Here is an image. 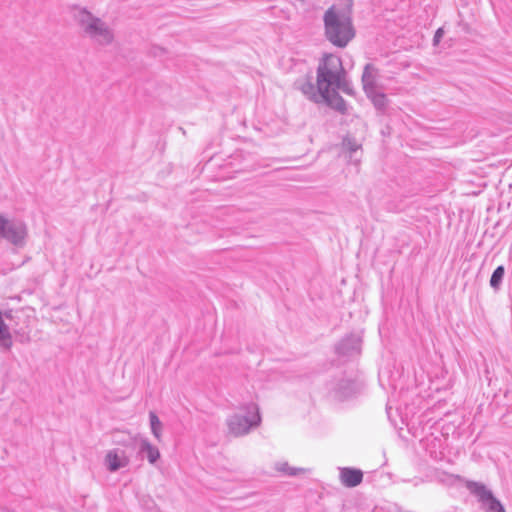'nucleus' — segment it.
<instances>
[{
	"label": "nucleus",
	"mask_w": 512,
	"mask_h": 512,
	"mask_svg": "<svg viewBox=\"0 0 512 512\" xmlns=\"http://www.w3.org/2000/svg\"><path fill=\"white\" fill-rule=\"evenodd\" d=\"M341 483L346 487H355L363 480V472L360 469L344 467L339 474Z\"/></svg>",
	"instance_id": "20e7f679"
},
{
	"label": "nucleus",
	"mask_w": 512,
	"mask_h": 512,
	"mask_svg": "<svg viewBox=\"0 0 512 512\" xmlns=\"http://www.w3.org/2000/svg\"><path fill=\"white\" fill-rule=\"evenodd\" d=\"M25 235L26 231L23 226H15L10 224L2 237L17 245L23 241Z\"/></svg>",
	"instance_id": "1a4fd4ad"
},
{
	"label": "nucleus",
	"mask_w": 512,
	"mask_h": 512,
	"mask_svg": "<svg viewBox=\"0 0 512 512\" xmlns=\"http://www.w3.org/2000/svg\"><path fill=\"white\" fill-rule=\"evenodd\" d=\"M151 429L154 436L159 440L161 437L162 423L155 413H150Z\"/></svg>",
	"instance_id": "f8f14e48"
},
{
	"label": "nucleus",
	"mask_w": 512,
	"mask_h": 512,
	"mask_svg": "<svg viewBox=\"0 0 512 512\" xmlns=\"http://www.w3.org/2000/svg\"><path fill=\"white\" fill-rule=\"evenodd\" d=\"M378 71L372 64H367L362 75L363 88L366 93H373L377 86Z\"/></svg>",
	"instance_id": "423d86ee"
},
{
	"label": "nucleus",
	"mask_w": 512,
	"mask_h": 512,
	"mask_svg": "<svg viewBox=\"0 0 512 512\" xmlns=\"http://www.w3.org/2000/svg\"><path fill=\"white\" fill-rule=\"evenodd\" d=\"M128 462V457L124 453L119 454L115 450L109 451L105 456V463L112 472L125 467Z\"/></svg>",
	"instance_id": "0eeeda50"
},
{
	"label": "nucleus",
	"mask_w": 512,
	"mask_h": 512,
	"mask_svg": "<svg viewBox=\"0 0 512 512\" xmlns=\"http://www.w3.org/2000/svg\"><path fill=\"white\" fill-rule=\"evenodd\" d=\"M369 98H371L374 105L378 108H384L387 104V97L382 92L378 91V89H375V92L373 93H366Z\"/></svg>",
	"instance_id": "9d476101"
},
{
	"label": "nucleus",
	"mask_w": 512,
	"mask_h": 512,
	"mask_svg": "<svg viewBox=\"0 0 512 512\" xmlns=\"http://www.w3.org/2000/svg\"><path fill=\"white\" fill-rule=\"evenodd\" d=\"M299 471H300V470L291 469V470L286 471V472H287V473H289V474L295 475V474H297Z\"/></svg>",
	"instance_id": "dca6fc26"
},
{
	"label": "nucleus",
	"mask_w": 512,
	"mask_h": 512,
	"mask_svg": "<svg viewBox=\"0 0 512 512\" xmlns=\"http://www.w3.org/2000/svg\"><path fill=\"white\" fill-rule=\"evenodd\" d=\"M142 450L147 453L148 459L151 463H154L160 457L158 449L146 441L142 444Z\"/></svg>",
	"instance_id": "9b49d317"
},
{
	"label": "nucleus",
	"mask_w": 512,
	"mask_h": 512,
	"mask_svg": "<svg viewBox=\"0 0 512 512\" xmlns=\"http://www.w3.org/2000/svg\"><path fill=\"white\" fill-rule=\"evenodd\" d=\"M352 0H343V8L333 5L324 16L325 35L337 47H345L355 37L351 19Z\"/></svg>",
	"instance_id": "f03ea898"
},
{
	"label": "nucleus",
	"mask_w": 512,
	"mask_h": 512,
	"mask_svg": "<svg viewBox=\"0 0 512 512\" xmlns=\"http://www.w3.org/2000/svg\"><path fill=\"white\" fill-rule=\"evenodd\" d=\"M251 426L252 422L244 416H235L229 423L230 431L236 436L247 433Z\"/></svg>",
	"instance_id": "6e6552de"
},
{
	"label": "nucleus",
	"mask_w": 512,
	"mask_h": 512,
	"mask_svg": "<svg viewBox=\"0 0 512 512\" xmlns=\"http://www.w3.org/2000/svg\"><path fill=\"white\" fill-rule=\"evenodd\" d=\"M10 223L0 215V235L2 236L7 230Z\"/></svg>",
	"instance_id": "4468645a"
},
{
	"label": "nucleus",
	"mask_w": 512,
	"mask_h": 512,
	"mask_svg": "<svg viewBox=\"0 0 512 512\" xmlns=\"http://www.w3.org/2000/svg\"><path fill=\"white\" fill-rule=\"evenodd\" d=\"M503 275H504V268L502 266L497 267L494 270V272L491 276V279H490L491 286L494 288H497L503 278Z\"/></svg>",
	"instance_id": "ddd939ff"
},
{
	"label": "nucleus",
	"mask_w": 512,
	"mask_h": 512,
	"mask_svg": "<svg viewBox=\"0 0 512 512\" xmlns=\"http://www.w3.org/2000/svg\"><path fill=\"white\" fill-rule=\"evenodd\" d=\"M443 35H444V30H443V28H439V29L436 31L435 36H434V43H435V45H437V44L440 42V40H441V38L443 37Z\"/></svg>",
	"instance_id": "2eb2a0df"
},
{
	"label": "nucleus",
	"mask_w": 512,
	"mask_h": 512,
	"mask_svg": "<svg viewBox=\"0 0 512 512\" xmlns=\"http://www.w3.org/2000/svg\"><path fill=\"white\" fill-rule=\"evenodd\" d=\"M317 90L323 99L332 108L344 112L346 105L338 95V90L350 93L351 89L346 81V72L342 60L333 54H325L317 69Z\"/></svg>",
	"instance_id": "f257e3e1"
},
{
	"label": "nucleus",
	"mask_w": 512,
	"mask_h": 512,
	"mask_svg": "<svg viewBox=\"0 0 512 512\" xmlns=\"http://www.w3.org/2000/svg\"><path fill=\"white\" fill-rule=\"evenodd\" d=\"M469 488L479 496L480 500L485 504L487 512H505L502 504L485 487L473 483L469 485Z\"/></svg>",
	"instance_id": "7ed1b4c3"
},
{
	"label": "nucleus",
	"mask_w": 512,
	"mask_h": 512,
	"mask_svg": "<svg viewBox=\"0 0 512 512\" xmlns=\"http://www.w3.org/2000/svg\"><path fill=\"white\" fill-rule=\"evenodd\" d=\"M80 21L82 24L86 25V29H87L88 33H90L92 35H96L98 32L100 34L104 33L105 40H107V41L110 40V35L106 31V29L103 27V24L100 22V20L92 19V17L90 16V14L88 12L83 11L81 13Z\"/></svg>",
	"instance_id": "39448f33"
}]
</instances>
